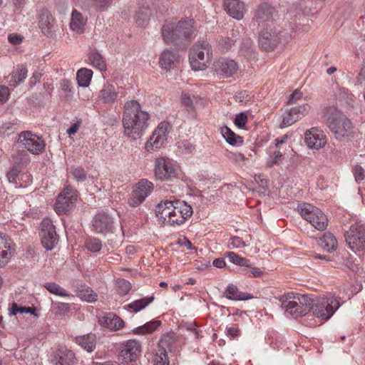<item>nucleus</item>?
Masks as SVG:
<instances>
[{
  "instance_id": "obj_45",
  "label": "nucleus",
  "mask_w": 365,
  "mask_h": 365,
  "mask_svg": "<svg viewBox=\"0 0 365 365\" xmlns=\"http://www.w3.org/2000/svg\"><path fill=\"white\" fill-rule=\"evenodd\" d=\"M86 247L92 252H98L102 248V243L99 239L96 237H88L86 240Z\"/></svg>"
},
{
  "instance_id": "obj_21",
  "label": "nucleus",
  "mask_w": 365,
  "mask_h": 365,
  "mask_svg": "<svg viewBox=\"0 0 365 365\" xmlns=\"http://www.w3.org/2000/svg\"><path fill=\"white\" fill-rule=\"evenodd\" d=\"M304 141L309 148L319 150L326 145L327 138L322 130L313 127L306 131Z\"/></svg>"
},
{
  "instance_id": "obj_46",
  "label": "nucleus",
  "mask_w": 365,
  "mask_h": 365,
  "mask_svg": "<svg viewBox=\"0 0 365 365\" xmlns=\"http://www.w3.org/2000/svg\"><path fill=\"white\" fill-rule=\"evenodd\" d=\"M35 311L34 308L18 306L16 303L14 302L11 304V307L10 308V314L16 315L18 313H30L31 314L36 315L35 314Z\"/></svg>"
},
{
  "instance_id": "obj_14",
  "label": "nucleus",
  "mask_w": 365,
  "mask_h": 365,
  "mask_svg": "<svg viewBox=\"0 0 365 365\" xmlns=\"http://www.w3.org/2000/svg\"><path fill=\"white\" fill-rule=\"evenodd\" d=\"M154 170L155 178L160 180H172L178 175L172 160L166 157L156 158Z\"/></svg>"
},
{
  "instance_id": "obj_24",
  "label": "nucleus",
  "mask_w": 365,
  "mask_h": 365,
  "mask_svg": "<svg viewBox=\"0 0 365 365\" xmlns=\"http://www.w3.org/2000/svg\"><path fill=\"white\" fill-rule=\"evenodd\" d=\"M39 28L41 31L47 36H52L56 32V25L55 21L47 10H42L38 17Z\"/></svg>"
},
{
  "instance_id": "obj_28",
  "label": "nucleus",
  "mask_w": 365,
  "mask_h": 365,
  "mask_svg": "<svg viewBox=\"0 0 365 365\" xmlns=\"http://www.w3.org/2000/svg\"><path fill=\"white\" fill-rule=\"evenodd\" d=\"M87 19L84 18L82 14L77 10H73L71 16L70 28L77 34H81L85 31Z\"/></svg>"
},
{
  "instance_id": "obj_60",
  "label": "nucleus",
  "mask_w": 365,
  "mask_h": 365,
  "mask_svg": "<svg viewBox=\"0 0 365 365\" xmlns=\"http://www.w3.org/2000/svg\"><path fill=\"white\" fill-rule=\"evenodd\" d=\"M354 175L357 182L361 181L364 178V170L360 165H356L354 169Z\"/></svg>"
},
{
  "instance_id": "obj_7",
  "label": "nucleus",
  "mask_w": 365,
  "mask_h": 365,
  "mask_svg": "<svg viewBox=\"0 0 365 365\" xmlns=\"http://www.w3.org/2000/svg\"><path fill=\"white\" fill-rule=\"evenodd\" d=\"M340 304L337 299L333 296L324 297L314 301L312 299L313 314L322 320L329 319L339 309Z\"/></svg>"
},
{
  "instance_id": "obj_2",
  "label": "nucleus",
  "mask_w": 365,
  "mask_h": 365,
  "mask_svg": "<svg viewBox=\"0 0 365 365\" xmlns=\"http://www.w3.org/2000/svg\"><path fill=\"white\" fill-rule=\"evenodd\" d=\"M156 216L169 225L176 227L185 223L193 212L192 207L185 201L165 200L159 202L155 210Z\"/></svg>"
},
{
  "instance_id": "obj_18",
  "label": "nucleus",
  "mask_w": 365,
  "mask_h": 365,
  "mask_svg": "<svg viewBox=\"0 0 365 365\" xmlns=\"http://www.w3.org/2000/svg\"><path fill=\"white\" fill-rule=\"evenodd\" d=\"M277 14L276 9L268 3H262L259 4L255 11L253 19L258 25L272 22Z\"/></svg>"
},
{
  "instance_id": "obj_50",
  "label": "nucleus",
  "mask_w": 365,
  "mask_h": 365,
  "mask_svg": "<svg viewBox=\"0 0 365 365\" xmlns=\"http://www.w3.org/2000/svg\"><path fill=\"white\" fill-rule=\"evenodd\" d=\"M195 96L192 98L188 93L182 92L181 94V103L188 110H193L195 108Z\"/></svg>"
},
{
  "instance_id": "obj_63",
  "label": "nucleus",
  "mask_w": 365,
  "mask_h": 365,
  "mask_svg": "<svg viewBox=\"0 0 365 365\" xmlns=\"http://www.w3.org/2000/svg\"><path fill=\"white\" fill-rule=\"evenodd\" d=\"M178 148L187 152H191L194 149V146L187 140H182L178 143Z\"/></svg>"
},
{
  "instance_id": "obj_9",
  "label": "nucleus",
  "mask_w": 365,
  "mask_h": 365,
  "mask_svg": "<svg viewBox=\"0 0 365 365\" xmlns=\"http://www.w3.org/2000/svg\"><path fill=\"white\" fill-rule=\"evenodd\" d=\"M345 240L349 247L355 253L364 252L365 250V226L356 223L346 232Z\"/></svg>"
},
{
  "instance_id": "obj_13",
  "label": "nucleus",
  "mask_w": 365,
  "mask_h": 365,
  "mask_svg": "<svg viewBox=\"0 0 365 365\" xmlns=\"http://www.w3.org/2000/svg\"><path fill=\"white\" fill-rule=\"evenodd\" d=\"M170 129V125L169 123L165 121L161 122L145 143V148L146 151L151 153L163 147L167 140Z\"/></svg>"
},
{
  "instance_id": "obj_38",
  "label": "nucleus",
  "mask_w": 365,
  "mask_h": 365,
  "mask_svg": "<svg viewBox=\"0 0 365 365\" xmlns=\"http://www.w3.org/2000/svg\"><path fill=\"white\" fill-rule=\"evenodd\" d=\"M93 71L88 68H81L78 71L76 78L81 87H87L91 81Z\"/></svg>"
},
{
  "instance_id": "obj_30",
  "label": "nucleus",
  "mask_w": 365,
  "mask_h": 365,
  "mask_svg": "<svg viewBox=\"0 0 365 365\" xmlns=\"http://www.w3.org/2000/svg\"><path fill=\"white\" fill-rule=\"evenodd\" d=\"M318 245L325 251L332 252L337 248V240L334 235L329 232H325L322 237L318 239Z\"/></svg>"
},
{
  "instance_id": "obj_6",
  "label": "nucleus",
  "mask_w": 365,
  "mask_h": 365,
  "mask_svg": "<svg viewBox=\"0 0 365 365\" xmlns=\"http://www.w3.org/2000/svg\"><path fill=\"white\" fill-rule=\"evenodd\" d=\"M212 57V49L206 41L195 43L189 52V61L192 70L203 71Z\"/></svg>"
},
{
  "instance_id": "obj_4",
  "label": "nucleus",
  "mask_w": 365,
  "mask_h": 365,
  "mask_svg": "<svg viewBox=\"0 0 365 365\" xmlns=\"http://www.w3.org/2000/svg\"><path fill=\"white\" fill-rule=\"evenodd\" d=\"M162 37L165 43H176L178 41L192 37L196 34L195 21L185 19L178 21L166 22L162 28Z\"/></svg>"
},
{
  "instance_id": "obj_52",
  "label": "nucleus",
  "mask_w": 365,
  "mask_h": 365,
  "mask_svg": "<svg viewBox=\"0 0 365 365\" xmlns=\"http://www.w3.org/2000/svg\"><path fill=\"white\" fill-rule=\"evenodd\" d=\"M117 284L118 288V292L121 295L127 294L131 288L130 283L124 279H118L117 281Z\"/></svg>"
},
{
  "instance_id": "obj_20",
  "label": "nucleus",
  "mask_w": 365,
  "mask_h": 365,
  "mask_svg": "<svg viewBox=\"0 0 365 365\" xmlns=\"http://www.w3.org/2000/svg\"><path fill=\"white\" fill-rule=\"evenodd\" d=\"M237 68V63L234 60L229 58H220L213 64L215 73L222 78L232 76L236 73Z\"/></svg>"
},
{
  "instance_id": "obj_16",
  "label": "nucleus",
  "mask_w": 365,
  "mask_h": 365,
  "mask_svg": "<svg viewBox=\"0 0 365 365\" xmlns=\"http://www.w3.org/2000/svg\"><path fill=\"white\" fill-rule=\"evenodd\" d=\"M153 184L147 179L140 180L134 187L128 204L132 207L140 205L153 192Z\"/></svg>"
},
{
  "instance_id": "obj_19",
  "label": "nucleus",
  "mask_w": 365,
  "mask_h": 365,
  "mask_svg": "<svg viewBox=\"0 0 365 365\" xmlns=\"http://www.w3.org/2000/svg\"><path fill=\"white\" fill-rule=\"evenodd\" d=\"M141 354V344L136 339H130L123 344L120 356L123 361L128 364L136 361Z\"/></svg>"
},
{
  "instance_id": "obj_51",
  "label": "nucleus",
  "mask_w": 365,
  "mask_h": 365,
  "mask_svg": "<svg viewBox=\"0 0 365 365\" xmlns=\"http://www.w3.org/2000/svg\"><path fill=\"white\" fill-rule=\"evenodd\" d=\"M247 245L246 242L243 241L242 238L237 236H234L230 237V242L228 244L227 247L229 249H238L245 247Z\"/></svg>"
},
{
  "instance_id": "obj_33",
  "label": "nucleus",
  "mask_w": 365,
  "mask_h": 365,
  "mask_svg": "<svg viewBox=\"0 0 365 365\" xmlns=\"http://www.w3.org/2000/svg\"><path fill=\"white\" fill-rule=\"evenodd\" d=\"M13 159L15 161V165L12 167V168L10 169L9 171L7 172V180L11 183H14L16 185L19 184L21 186H23V185L21 182H19L18 180H22L24 177L29 178L30 175L24 173L21 174L19 165L16 162V157L13 155Z\"/></svg>"
},
{
  "instance_id": "obj_32",
  "label": "nucleus",
  "mask_w": 365,
  "mask_h": 365,
  "mask_svg": "<svg viewBox=\"0 0 365 365\" xmlns=\"http://www.w3.org/2000/svg\"><path fill=\"white\" fill-rule=\"evenodd\" d=\"M76 343L86 350L88 352H92L96 349V336L94 334H88L77 336L76 339Z\"/></svg>"
},
{
  "instance_id": "obj_44",
  "label": "nucleus",
  "mask_w": 365,
  "mask_h": 365,
  "mask_svg": "<svg viewBox=\"0 0 365 365\" xmlns=\"http://www.w3.org/2000/svg\"><path fill=\"white\" fill-rule=\"evenodd\" d=\"M78 296L88 302H94L98 299L97 294L88 287L80 290Z\"/></svg>"
},
{
  "instance_id": "obj_42",
  "label": "nucleus",
  "mask_w": 365,
  "mask_h": 365,
  "mask_svg": "<svg viewBox=\"0 0 365 365\" xmlns=\"http://www.w3.org/2000/svg\"><path fill=\"white\" fill-rule=\"evenodd\" d=\"M160 321L153 320L145 324L143 326L139 327L134 330L135 334H149L156 330L160 325Z\"/></svg>"
},
{
  "instance_id": "obj_34",
  "label": "nucleus",
  "mask_w": 365,
  "mask_h": 365,
  "mask_svg": "<svg viewBox=\"0 0 365 365\" xmlns=\"http://www.w3.org/2000/svg\"><path fill=\"white\" fill-rule=\"evenodd\" d=\"M152 10L148 7L140 8L135 14V20L138 26L145 27L148 26L150 16H152Z\"/></svg>"
},
{
  "instance_id": "obj_59",
  "label": "nucleus",
  "mask_w": 365,
  "mask_h": 365,
  "mask_svg": "<svg viewBox=\"0 0 365 365\" xmlns=\"http://www.w3.org/2000/svg\"><path fill=\"white\" fill-rule=\"evenodd\" d=\"M226 335L231 339H235L240 335V330L235 326L227 327L226 328Z\"/></svg>"
},
{
  "instance_id": "obj_58",
  "label": "nucleus",
  "mask_w": 365,
  "mask_h": 365,
  "mask_svg": "<svg viewBox=\"0 0 365 365\" xmlns=\"http://www.w3.org/2000/svg\"><path fill=\"white\" fill-rule=\"evenodd\" d=\"M233 44V41L229 37H224L219 41V46L224 51L230 50Z\"/></svg>"
},
{
  "instance_id": "obj_61",
  "label": "nucleus",
  "mask_w": 365,
  "mask_h": 365,
  "mask_svg": "<svg viewBox=\"0 0 365 365\" xmlns=\"http://www.w3.org/2000/svg\"><path fill=\"white\" fill-rule=\"evenodd\" d=\"M9 96V90L6 86H0V103H5Z\"/></svg>"
},
{
  "instance_id": "obj_62",
  "label": "nucleus",
  "mask_w": 365,
  "mask_h": 365,
  "mask_svg": "<svg viewBox=\"0 0 365 365\" xmlns=\"http://www.w3.org/2000/svg\"><path fill=\"white\" fill-rule=\"evenodd\" d=\"M61 88L63 92L70 93L72 91V83L68 79H63L61 82Z\"/></svg>"
},
{
  "instance_id": "obj_35",
  "label": "nucleus",
  "mask_w": 365,
  "mask_h": 365,
  "mask_svg": "<svg viewBox=\"0 0 365 365\" xmlns=\"http://www.w3.org/2000/svg\"><path fill=\"white\" fill-rule=\"evenodd\" d=\"M28 71L26 68H17L9 76V83L11 86H17L27 77Z\"/></svg>"
},
{
  "instance_id": "obj_48",
  "label": "nucleus",
  "mask_w": 365,
  "mask_h": 365,
  "mask_svg": "<svg viewBox=\"0 0 365 365\" xmlns=\"http://www.w3.org/2000/svg\"><path fill=\"white\" fill-rule=\"evenodd\" d=\"M308 110V105L304 104L292 108L290 110V112L292 113L295 119H297V120H299L303 116H304V115L307 113Z\"/></svg>"
},
{
  "instance_id": "obj_27",
  "label": "nucleus",
  "mask_w": 365,
  "mask_h": 365,
  "mask_svg": "<svg viewBox=\"0 0 365 365\" xmlns=\"http://www.w3.org/2000/svg\"><path fill=\"white\" fill-rule=\"evenodd\" d=\"M101 325L112 330L117 331L124 327V322L113 313H108L99 319Z\"/></svg>"
},
{
  "instance_id": "obj_37",
  "label": "nucleus",
  "mask_w": 365,
  "mask_h": 365,
  "mask_svg": "<svg viewBox=\"0 0 365 365\" xmlns=\"http://www.w3.org/2000/svg\"><path fill=\"white\" fill-rule=\"evenodd\" d=\"M225 295L232 300H246L251 298V297H248L247 294L240 292L237 287L233 284H230L227 287Z\"/></svg>"
},
{
  "instance_id": "obj_36",
  "label": "nucleus",
  "mask_w": 365,
  "mask_h": 365,
  "mask_svg": "<svg viewBox=\"0 0 365 365\" xmlns=\"http://www.w3.org/2000/svg\"><path fill=\"white\" fill-rule=\"evenodd\" d=\"M221 133L226 142L231 145H242V138L237 135L230 128L224 126L221 128Z\"/></svg>"
},
{
  "instance_id": "obj_39",
  "label": "nucleus",
  "mask_w": 365,
  "mask_h": 365,
  "mask_svg": "<svg viewBox=\"0 0 365 365\" xmlns=\"http://www.w3.org/2000/svg\"><path fill=\"white\" fill-rule=\"evenodd\" d=\"M88 58L93 67L101 71L106 70V63L104 58L98 51L91 52Z\"/></svg>"
},
{
  "instance_id": "obj_56",
  "label": "nucleus",
  "mask_w": 365,
  "mask_h": 365,
  "mask_svg": "<svg viewBox=\"0 0 365 365\" xmlns=\"http://www.w3.org/2000/svg\"><path fill=\"white\" fill-rule=\"evenodd\" d=\"M247 122V116L245 113H240L235 119V124L239 128H243Z\"/></svg>"
},
{
  "instance_id": "obj_55",
  "label": "nucleus",
  "mask_w": 365,
  "mask_h": 365,
  "mask_svg": "<svg viewBox=\"0 0 365 365\" xmlns=\"http://www.w3.org/2000/svg\"><path fill=\"white\" fill-rule=\"evenodd\" d=\"M297 119L293 116L292 113L290 110L287 113H285L282 117V121L280 124V128H286L289 125H292L293 123L297 122Z\"/></svg>"
},
{
  "instance_id": "obj_5",
  "label": "nucleus",
  "mask_w": 365,
  "mask_h": 365,
  "mask_svg": "<svg viewBox=\"0 0 365 365\" xmlns=\"http://www.w3.org/2000/svg\"><path fill=\"white\" fill-rule=\"evenodd\" d=\"M279 302L284 312L296 319L312 309V298L307 294L288 292L281 296Z\"/></svg>"
},
{
  "instance_id": "obj_47",
  "label": "nucleus",
  "mask_w": 365,
  "mask_h": 365,
  "mask_svg": "<svg viewBox=\"0 0 365 365\" xmlns=\"http://www.w3.org/2000/svg\"><path fill=\"white\" fill-rule=\"evenodd\" d=\"M71 173L73 178L78 182H82L86 180V172L81 166L71 168Z\"/></svg>"
},
{
  "instance_id": "obj_11",
  "label": "nucleus",
  "mask_w": 365,
  "mask_h": 365,
  "mask_svg": "<svg viewBox=\"0 0 365 365\" xmlns=\"http://www.w3.org/2000/svg\"><path fill=\"white\" fill-rule=\"evenodd\" d=\"M282 38V31L271 25L266 26L259 34V46L264 51H273Z\"/></svg>"
},
{
  "instance_id": "obj_8",
  "label": "nucleus",
  "mask_w": 365,
  "mask_h": 365,
  "mask_svg": "<svg viewBox=\"0 0 365 365\" xmlns=\"http://www.w3.org/2000/svg\"><path fill=\"white\" fill-rule=\"evenodd\" d=\"M298 211L317 230L322 231L327 229L328 219L318 207L309 203H303L298 206Z\"/></svg>"
},
{
  "instance_id": "obj_53",
  "label": "nucleus",
  "mask_w": 365,
  "mask_h": 365,
  "mask_svg": "<svg viewBox=\"0 0 365 365\" xmlns=\"http://www.w3.org/2000/svg\"><path fill=\"white\" fill-rule=\"evenodd\" d=\"M16 130L14 123L11 122L5 123L0 126V135L5 137L9 136L10 134L13 133Z\"/></svg>"
},
{
  "instance_id": "obj_57",
  "label": "nucleus",
  "mask_w": 365,
  "mask_h": 365,
  "mask_svg": "<svg viewBox=\"0 0 365 365\" xmlns=\"http://www.w3.org/2000/svg\"><path fill=\"white\" fill-rule=\"evenodd\" d=\"M74 359V354L71 351H68L66 353H63L60 356V363L63 364H69L72 363Z\"/></svg>"
},
{
  "instance_id": "obj_49",
  "label": "nucleus",
  "mask_w": 365,
  "mask_h": 365,
  "mask_svg": "<svg viewBox=\"0 0 365 365\" xmlns=\"http://www.w3.org/2000/svg\"><path fill=\"white\" fill-rule=\"evenodd\" d=\"M282 161V153L279 151H274L267 160V165L269 168L279 165Z\"/></svg>"
},
{
  "instance_id": "obj_29",
  "label": "nucleus",
  "mask_w": 365,
  "mask_h": 365,
  "mask_svg": "<svg viewBox=\"0 0 365 365\" xmlns=\"http://www.w3.org/2000/svg\"><path fill=\"white\" fill-rule=\"evenodd\" d=\"M306 9V2L304 0H298L290 5L287 14L294 21L300 20L305 16Z\"/></svg>"
},
{
  "instance_id": "obj_17",
  "label": "nucleus",
  "mask_w": 365,
  "mask_h": 365,
  "mask_svg": "<svg viewBox=\"0 0 365 365\" xmlns=\"http://www.w3.org/2000/svg\"><path fill=\"white\" fill-rule=\"evenodd\" d=\"M77 197L71 187H66L58 196L55 204V210L58 214H66L69 212Z\"/></svg>"
},
{
  "instance_id": "obj_22",
  "label": "nucleus",
  "mask_w": 365,
  "mask_h": 365,
  "mask_svg": "<svg viewBox=\"0 0 365 365\" xmlns=\"http://www.w3.org/2000/svg\"><path fill=\"white\" fill-rule=\"evenodd\" d=\"M14 251L15 244L6 234L0 232V267L8 263Z\"/></svg>"
},
{
  "instance_id": "obj_10",
  "label": "nucleus",
  "mask_w": 365,
  "mask_h": 365,
  "mask_svg": "<svg viewBox=\"0 0 365 365\" xmlns=\"http://www.w3.org/2000/svg\"><path fill=\"white\" fill-rule=\"evenodd\" d=\"M176 342L173 333H167L160 338L153 358L154 365H169L168 352H172Z\"/></svg>"
},
{
  "instance_id": "obj_1",
  "label": "nucleus",
  "mask_w": 365,
  "mask_h": 365,
  "mask_svg": "<svg viewBox=\"0 0 365 365\" xmlns=\"http://www.w3.org/2000/svg\"><path fill=\"white\" fill-rule=\"evenodd\" d=\"M149 118V113L141 109L137 101L126 102L123 115L125 135L133 140L140 138L148 126Z\"/></svg>"
},
{
  "instance_id": "obj_3",
  "label": "nucleus",
  "mask_w": 365,
  "mask_h": 365,
  "mask_svg": "<svg viewBox=\"0 0 365 365\" xmlns=\"http://www.w3.org/2000/svg\"><path fill=\"white\" fill-rule=\"evenodd\" d=\"M323 118L336 139L343 140L352 135L354 126L351 121L334 106L324 108Z\"/></svg>"
},
{
  "instance_id": "obj_15",
  "label": "nucleus",
  "mask_w": 365,
  "mask_h": 365,
  "mask_svg": "<svg viewBox=\"0 0 365 365\" xmlns=\"http://www.w3.org/2000/svg\"><path fill=\"white\" fill-rule=\"evenodd\" d=\"M40 236L43 247L47 250H51L58 241L55 226L51 219L45 218L41 223Z\"/></svg>"
},
{
  "instance_id": "obj_64",
  "label": "nucleus",
  "mask_w": 365,
  "mask_h": 365,
  "mask_svg": "<svg viewBox=\"0 0 365 365\" xmlns=\"http://www.w3.org/2000/svg\"><path fill=\"white\" fill-rule=\"evenodd\" d=\"M8 40L11 43L17 45L22 41V37L16 34H12L9 36Z\"/></svg>"
},
{
  "instance_id": "obj_43",
  "label": "nucleus",
  "mask_w": 365,
  "mask_h": 365,
  "mask_svg": "<svg viewBox=\"0 0 365 365\" xmlns=\"http://www.w3.org/2000/svg\"><path fill=\"white\" fill-rule=\"evenodd\" d=\"M226 257H227L228 260L237 265L241 266V267H250V260L242 257L237 254L233 252H228L226 253Z\"/></svg>"
},
{
  "instance_id": "obj_25",
  "label": "nucleus",
  "mask_w": 365,
  "mask_h": 365,
  "mask_svg": "<svg viewBox=\"0 0 365 365\" xmlns=\"http://www.w3.org/2000/svg\"><path fill=\"white\" fill-rule=\"evenodd\" d=\"M224 8L230 16L237 20L243 18L246 11L245 4L239 0H225Z\"/></svg>"
},
{
  "instance_id": "obj_12",
  "label": "nucleus",
  "mask_w": 365,
  "mask_h": 365,
  "mask_svg": "<svg viewBox=\"0 0 365 365\" xmlns=\"http://www.w3.org/2000/svg\"><path fill=\"white\" fill-rule=\"evenodd\" d=\"M17 142L34 155H39L43 153L46 146L44 140L31 131L20 133Z\"/></svg>"
},
{
  "instance_id": "obj_41",
  "label": "nucleus",
  "mask_w": 365,
  "mask_h": 365,
  "mask_svg": "<svg viewBox=\"0 0 365 365\" xmlns=\"http://www.w3.org/2000/svg\"><path fill=\"white\" fill-rule=\"evenodd\" d=\"M154 300L153 297H146L135 300L127 305L128 309H131L134 312H138Z\"/></svg>"
},
{
  "instance_id": "obj_23",
  "label": "nucleus",
  "mask_w": 365,
  "mask_h": 365,
  "mask_svg": "<svg viewBox=\"0 0 365 365\" xmlns=\"http://www.w3.org/2000/svg\"><path fill=\"white\" fill-rule=\"evenodd\" d=\"M93 227L97 233L107 234L114 232V221L106 214L96 215L93 220Z\"/></svg>"
},
{
  "instance_id": "obj_31",
  "label": "nucleus",
  "mask_w": 365,
  "mask_h": 365,
  "mask_svg": "<svg viewBox=\"0 0 365 365\" xmlns=\"http://www.w3.org/2000/svg\"><path fill=\"white\" fill-rule=\"evenodd\" d=\"M117 97L116 86L110 83L104 84L98 96L99 99L104 103H113Z\"/></svg>"
},
{
  "instance_id": "obj_26",
  "label": "nucleus",
  "mask_w": 365,
  "mask_h": 365,
  "mask_svg": "<svg viewBox=\"0 0 365 365\" xmlns=\"http://www.w3.org/2000/svg\"><path fill=\"white\" fill-rule=\"evenodd\" d=\"M180 61V56L176 51L166 49L160 55L159 63L166 71L174 68Z\"/></svg>"
},
{
  "instance_id": "obj_54",
  "label": "nucleus",
  "mask_w": 365,
  "mask_h": 365,
  "mask_svg": "<svg viewBox=\"0 0 365 365\" xmlns=\"http://www.w3.org/2000/svg\"><path fill=\"white\" fill-rule=\"evenodd\" d=\"M53 304L55 308L56 314L64 315L70 310V304L68 303L56 302Z\"/></svg>"
},
{
  "instance_id": "obj_40",
  "label": "nucleus",
  "mask_w": 365,
  "mask_h": 365,
  "mask_svg": "<svg viewBox=\"0 0 365 365\" xmlns=\"http://www.w3.org/2000/svg\"><path fill=\"white\" fill-rule=\"evenodd\" d=\"M45 287L50 293L59 297H70V294L64 288L55 282H46L43 284Z\"/></svg>"
}]
</instances>
